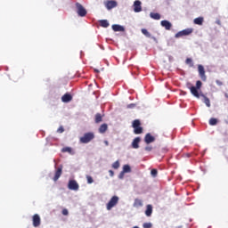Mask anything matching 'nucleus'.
I'll return each mask as SVG.
<instances>
[{
    "instance_id": "f257e3e1",
    "label": "nucleus",
    "mask_w": 228,
    "mask_h": 228,
    "mask_svg": "<svg viewBox=\"0 0 228 228\" xmlns=\"http://www.w3.org/2000/svg\"><path fill=\"white\" fill-rule=\"evenodd\" d=\"M132 127L134 128V134H142V133H143V127H142V122H140V119L134 120Z\"/></svg>"
},
{
    "instance_id": "f03ea898",
    "label": "nucleus",
    "mask_w": 228,
    "mask_h": 228,
    "mask_svg": "<svg viewBox=\"0 0 228 228\" xmlns=\"http://www.w3.org/2000/svg\"><path fill=\"white\" fill-rule=\"evenodd\" d=\"M94 138H95L94 133H86L80 138V142L81 143H90Z\"/></svg>"
},
{
    "instance_id": "7ed1b4c3",
    "label": "nucleus",
    "mask_w": 228,
    "mask_h": 228,
    "mask_svg": "<svg viewBox=\"0 0 228 228\" xmlns=\"http://www.w3.org/2000/svg\"><path fill=\"white\" fill-rule=\"evenodd\" d=\"M77 13L79 17H86V9L83 7V4L76 3Z\"/></svg>"
},
{
    "instance_id": "20e7f679",
    "label": "nucleus",
    "mask_w": 228,
    "mask_h": 228,
    "mask_svg": "<svg viewBox=\"0 0 228 228\" xmlns=\"http://www.w3.org/2000/svg\"><path fill=\"white\" fill-rule=\"evenodd\" d=\"M118 204V196H113L107 204V209L110 211L112 208H115Z\"/></svg>"
},
{
    "instance_id": "39448f33",
    "label": "nucleus",
    "mask_w": 228,
    "mask_h": 228,
    "mask_svg": "<svg viewBox=\"0 0 228 228\" xmlns=\"http://www.w3.org/2000/svg\"><path fill=\"white\" fill-rule=\"evenodd\" d=\"M191 33H193V28H185L183 30L179 31L175 35V37L179 38L181 37H188V35H191Z\"/></svg>"
},
{
    "instance_id": "423d86ee",
    "label": "nucleus",
    "mask_w": 228,
    "mask_h": 228,
    "mask_svg": "<svg viewBox=\"0 0 228 228\" xmlns=\"http://www.w3.org/2000/svg\"><path fill=\"white\" fill-rule=\"evenodd\" d=\"M69 190H73L74 191H77L79 190V183L76 180H69L68 183Z\"/></svg>"
},
{
    "instance_id": "0eeeda50",
    "label": "nucleus",
    "mask_w": 228,
    "mask_h": 228,
    "mask_svg": "<svg viewBox=\"0 0 228 228\" xmlns=\"http://www.w3.org/2000/svg\"><path fill=\"white\" fill-rule=\"evenodd\" d=\"M105 7L107 10H113V8H117L118 4L115 0H107L104 2Z\"/></svg>"
},
{
    "instance_id": "6e6552de",
    "label": "nucleus",
    "mask_w": 228,
    "mask_h": 228,
    "mask_svg": "<svg viewBox=\"0 0 228 228\" xmlns=\"http://www.w3.org/2000/svg\"><path fill=\"white\" fill-rule=\"evenodd\" d=\"M198 72L200 79H202L203 81H206L208 79V77H206V69H204V66L200 64L198 65Z\"/></svg>"
},
{
    "instance_id": "1a4fd4ad",
    "label": "nucleus",
    "mask_w": 228,
    "mask_h": 228,
    "mask_svg": "<svg viewBox=\"0 0 228 228\" xmlns=\"http://www.w3.org/2000/svg\"><path fill=\"white\" fill-rule=\"evenodd\" d=\"M134 12H135V13H140V12H142V2L140 0L134 1Z\"/></svg>"
},
{
    "instance_id": "9d476101",
    "label": "nucleus",
    "mask_w": 228,
    "mask_h": 228,
    "mask_svg": "<svg viewBox=\"0 0 228 228\" xmlns=\"http://www.w3.org/2000/svg\"><path fill=\"white\" fill-rule=\"evenodd\" d=\"M32 222L35 227H40V224H41L40 216H38V214H35L32 217Z\"/></svg>"
},
{
    "instance_id": "9b49d317",
    "label": "nucleus",
    "mask_w": 228,
    "mask_h": 228,
    "mask_svg": "<svg viewBox=\"0 0 228 228\" xmlns=\"http://www.w3.org/2000/svg\"><path fill=\"white\" fill-rule=\"evenodd\" d=\"M62 170L63 167L61 166L57 168V170L55 171V175L53 176V181H58V179H60V177H61V174H62Z\"/></svg>"
},
{
    "instance_id": "f8f14e48",
    "label": "nucleus",
    "mask_w": 228,
    "mask_h": 228,
    "mask_svg": "<svg viewBox=\"0 0 228 228\" xmlns=\"http://www.w3.org/2000/svg\"><path fill=\"white\" fill-rule=\"evenodd\" d=\"M162 28H165V29H167V31H169V29H172V23H170V21L164 20L160 22Z\"/></svg>"
},
{
    "instance_id": "ddd939ff",
    "label": "nucleus",
    "mask_w": 228,
    "mask_h": 228,
    "mask_svg": "<svg viewBox=\"0 0 228 228\" xmlns=\"http://www.w3.org/2000/svg\"><path fill=\"white\" fill-rule=\"evenodd\" d=\"M191 90V94L194 96L197 97V99L200 98V94H199V89L196 88L195 86H191L189 87Z\"/></svg>"
},
{
    "instance_id": "4468645a",
    "label": "nucleus",
    "mask_w": 228,
    "mask_h": 228,
    "mask_svg": "<svg viewBox=\"0 0 228 228\" xmlns=\"http://www.w3.org/2000/svg\"><path fill=\"white\" fill-rule=\"evenodd\" d=\"M142 139L140 137H135L134 141L132 142V147L133 149H139L140 148V142Z\"/></svg>"
},
{
    "instance_id": "2eb2a0df",
    "label": "nucleus",
    "mask_w": 228,
    "mask_h": 228,
    "mask_svg": "<svg viewBox=\"0 0 228 228\" xmlns=\"http://www.w3.org/2000/svg\"><path fill=\"white\" fill-rule=\"evenodd\" d=\"M62 102H70L72 101V94L67 93L61 97Z\"/></svg>"
},
{
    "instance_id": "dca6fc26",
    "label": "nucleus",
    "mask_w": 228,
    "mask_h": 228,
    "mask_svg": "<svg viewBox=\"0 0 228 228\" xmlns=\"http://www.w3.org/2000/svg\"><path fill=\"white\" fill-rule=\"evenodd\" d=\"M155 140L156 138H154L151 134H147L144 137L145 143H152Z\"/></svg>"
},
{
    "instance_id": "f3484780",
    "label": "nucleus",
    "mask_w": 228,
    "mask_h": 228,
    "mask_svg": "<svg viewBox=\"0 0 228 228\" xmlns=\"http://www.w3.org/2000/svg\"><path fill=\"white\" fill-rule=\"evenodd\" d=\"M134 208H142L143 207V201L140 199H135L133 204Z\"/></svg>"
},
{
    "instance_id": "a211bd4d",
    "label": "nucleus",
    "mask_w": 228,
    "mask_h": 228,
    "mask_svg": "<svg viewBox=\"0 0 228 228\" xmlns=\"http://www.w3.org/2000/svg\"><path fill=\"white\" fill-rule=\"evenodd\" d=\"M107 131H108V124L104 123L102 126H100L99 133H101V134H104V133Z\"/></svg>"
},
{
    "instance_id": "6ab92c4d",
    "label": "nucleus",
    "mask_w": 228,
    "mask_h": 228,
    "mask_svg": "<svg viewBox=\"0 0 228 228\" xmlns=\"http://www.w3.org/2000/svg\"><path fill=\"white\" fill-rule=\"evenodd\" d=\"M146 216H152V205H147L145 210Z\"/></svg>"
},
{
    "instance_id": "aec40b11",
    "label": "nucleus",
    "mask_w": 228,
    "mask_h": 228,
    "mask_svg": "<svg viewBox=\"0 0 228 228\" xmlns=\"http://www.w3.org/2000/svg\"><path fill=\"white\" fill-rule=\"evenodd\" d=\"M112 29H113V31H126V28H124L123 26L117 25V24L112 25Z\"/></svg>"
},
{
    "instance_id": "412c9836",
    "label": "nucleus",
    "mask_w": 228,
    "mask_h": 228,
    "mask_svg": "<svg viewBox=\"0 0 228 228\" xmlns=\"http://www.w3.org/2000/svg\"><path fill=\"white\" fill-rule=\"evenodd\" d=\"M150 17L154 19V20H159V19H161V15H159L158 12H151Z\"/></svg>"
},
{
    "instance_id": "4be33fe9",
    "label": "nucleus",
    "mask_w": 228,
    "mask_h": 228,
    "mask_svg": "<svg viewBox=\"0 0 228 228\" xmlns=\"http://www.w3.org/2000/svg\"><path fill=\"white\" fill-rule=\"evenodd\" d=\"M203 97V102L206 104L208 108H211V101H209V98H208L206 95L202 94Z\"/></svg>"
},
{
    "instance_id": "5701e85b",
    "label": "nucleus",
    "mask_w": 228,
    "mask_h": 228,
    "mask_svg": "<svg viewBox=\"0 0 228 228\" xmlns=\"http://www.w3.org/2000/svg\"><path fill=\"white\" fill-rule=\"evenodd\" d=\"M94 122H95V124H100V122H102V115H101V113H97L95 115Z\"/></svg>"
},
{
    "instance_id": "b1692460",
    "label": "nucleus",
    "mask_w": 228,
    "mask_h": 228,
    "mask_svg": "<svg viewBox=\"0 0 228 228\" xmlns=\"http://www.w3.org/2000/svg\"><path fill=\"white\" fill-rule=\"evenodd\" d=\"M203 22H204V18L202 17L194 19V24H197L198 26H202Z\"/></svg>"
},
{
    "instance_id": "393cba45",
    "label": "nucleus",
    "mask_w": 228,
    "mask_h": 228,
    "mask_svg": "<svg viewBox=\"0 0 228 228\" xmlns=\"http://www.w3.org/2000/svg\"><path fill=\"white\" fill-rule=\"evenodd\" d=\"M100 26L102 28H109L110 27V22H108L107 20H100Z\"/></svg>"
},
{
    "instance_id": "a878e982",
    "label": "nucleus",
    "mask_w": 228,
    "mask_h": 228,
    "mask_svg": "<svg viewBox=\"0 0 228 228\" xmlns=\"http://www.w3.org/2000/svg\"><path fill=\"white\" fill-rule=\"evenodd\" d=\"M123 172L124 174H129V172H131V167L129 165H125L123 167Z\"/></svg>"
},
{
    "instance_id": "bb28decb",
    "label": "nucleus",
    "mask_w": 228,
    "mask_h": 228,
    "mask_svg": "<svg viewBox=\"0 0 228 228\" xmlns=\"http://www.w3.org/2000/svg\"><path fill=\"white\" fill-rule=\"evenodd\" d=\"M218 124V119L212 118L209 119V126H216Z\"/></svg>"
},
{
    "instance_id": "cd10ccee",
    "label": "nucleus",
    "mask_w": 228,
    "mask_h": 228,
    "mask_svg": "<svg viewBox=\"0 0 228 228\" xmlns=\"http://www.w3.org/2000/svg\"><path fill=\"white\" fill-rule=\"evenodd\" d=\"M61 152H69V154H72V148L64 147V148H62Z\"/></svg>"
},
{
    "instance_id": "c85d7f7f",
    "label": "nucleus",
    "mask_w": 228,
    "mask_h": 228,
    "mask_svg": "<svg viewBox=\"0 0 228 228\" xmlns=\"http://www.w3.org/2000/svg\"><path fill=\"white\" fill-rule=\"evenodd\" d=\"M120 167V162H118V160L115 161L112 164V168H114L115 170L118 169Z\"/></svg>"
},
{
    "instance_id": "c756f323",
    "label": "nucleus",
    "mask_w": 228,
    "mask_h": 228,
    "mask_svg": "<svg viewBox=\"0 0 228 228\" xmlns=\"http://www.w3.org/2000/svg\"><path fill=\"white\" fill-rule=\"evenodd\" d=\"M142 35H144L148 38H151V33H149V31L146 28H142Z\"/></svg>"
},
{
    "instance_id": "7c9ffc66",
    "label": "nucleus",
    "mask_w": 228,
    "mask_h": 228,
    "mask_svg": "<svg viewBox=\"0 0 228 228\" xmlns=\"http://www.w3.org/2000/svg\"><path fill=\"white\" fill-rule=\"evenodd\" d=\"M185 63L187 65H190V67H193V61L191 59H190V58L186 59Z\"/></svg>"
},
{
    "instance_id": "2f4dec72",
    "label": "nucleus",
    "mask_w": 228,
    "mask_h": 228,
    "mask_svg": "<svg viewBox=\"0 0 228 228\" xmlns=\"http://www.w3.org/2000/svg\"><path fill=\"white\" fill-rule=\"evenodd\" d=\"M198 90H200V88H202V82L200 80H198L196 82V86H195Z\"/></svg>"
},
{
    "instance_id": "473e14b6",
    "label": "nucleus",
    "mask_w": 228,
    "mask_h": 228,
    "mask_svg": "<svg viewBox=\"0 0 228 228\" xmlns=\"http://www.w3.org/2000/svg\"><path fill=\"white\" fill-rule=\"evenodd\" d=\"M143 228H152V223H144L142 224Z\"/></svg>"
},
{
    "instance_id": "72a5a7b5",
    "label": "nucleus",
    "mask_w": 228,
    "mask_h": 228,
    "mask_svg": "<svg viewBox=\"0 0 228 228\" xmlns=\"http://www.w3.org/2000/svg\"><path fill=\"white\" fill-rule=\"evenodd\" d=\"M151 174L152 177H156L158 175V169H151Z\"/></svg>"
},
{
    "instance_id": "f704fd0d",
    "label": "nucleus",
    "mask_w": 228,
    "mask_h": 228,
    "mask_svg": "<svg viewBox=\"0 0 228 228\" xmlns=\"http://www.w3.org/2000/svg\"><path fill=\"white\" fill-rule=\"evenodd\" d=\"M88 184H92L94 183V178L90 175H86Z\"/></svg>"
},
{
    "instance_id": "c9c22d12",
    "label": "nucleus",
    "mask_w": 228,
    "mask_h": 228,
    "mask_svg": "<svg viewBox=\"0 0 228 228\" xmlns=\"http://www.w3.org/2000/svg\"><path fill=\"white\" fill-rule=\"evenodd\" d=\"M62 215H63L64 216H68V215H69V210H68L67 208H63V209H62Z\"/></svg>"
},
{
    "instance_id": "e433bc0d",
    "label": "nucleus",
    "mask_w": 228,
    "mask_h": 228,
    "mask_svg": "<svg viewBox=\"0 0 228 228\" xmlns=\"http://www.w3.org/2000/svg\"><path fill=\"white\" fill-rule=\"evenodd\" d=\"M65 131V129L63 128V126H60L57 130V132L59 133H63Z\"/></svg>"
},
{
    "instance_id": "4c0bfd02",
    "label": "nucleus",
    "mask_w": 228,
    "mask_h": 228,
    "mask_svg": "<svg viewBox=\"0 0 228 228\" xmlns=\"http://www.w3.org/2000/svg\"><path fill=\"white\" fill-rule=\"evenodd\" d=\"M145 151H147L148 152H151V151H152V146H146Z\"/></svg>"
},
{
    "instance_id": "58836bf2",
    "label": "nucleus",
    "mask_w": 228,
    "mask_h": 228,
    "mask_svg": "<svg viewBox=\"0 0 228 228\" xmlns=\"http://www.w3.org/2000/svg\"><path fill=\"white\" fill-rule=\"evenodd\" d=\"M216 83L218 85V86H222L224 85V83H222L220 80H216Z\"/></svg>"
},
{
    "instance_id": "ea45409f",
    "label": "nucleus",
    "mask_w": 228,
    "mask_h": 228,
    "mask_svg": "<svg viewBox=\"0 0 228 228\" xmlns=\"http://www.w3.org/2000/svg\"><path fill=\"white\" fill-rule=\"evenodd\" d=\"M109 174L110 177H113V175H115V172H113V170H109Z\"/></svg>"
},
{
    "instance_id": "a19ab883",
    "label": "nucleus",
    "mask_w": 228,
    "mask_h": 228,
    "mask_svg": "<svg viewBox=\"0 0 228 228\" xmlns=\"http://www.w3.org/2000/svg\"><path fill=\"white\" fill-rule=\"evenodd\" d=\"M136 105L134 103L127 105V108H134Z\"/></svg>"
},
{
    "instance_id": "79ce46f5",
    "label": "nucleus",
    "mask_w": 228,
    "mask_h": 228,
    "mask_svg": "<svg viewBox=\"0 0 228 228\" xmlns=\"http://www.w3.org/2000/svg\"><path fill=\"white\" fill-rule=\"evenodd\" d=\"M105 145L108 147L110 145V142L108 141H104Z\"/></svg>"
},
{
    "instance_id": "37998d69",
    "label": "nucleus",
    "mask_w": 228,
    "mask_h": 228,
    "mask_svg": "<svg viewBox=\"0 0 228 228\" xmlns=\"http://www.w3.org/2000/svg\"><path fill=\"white\" fill-rule=\"evenodd\" d=\"M225 98L228 99V94H225Z\"/></svg>"
},
{
    "instance_id": "c03bdc74",
    "label": "nucleus",
    "mask_w": 228,
    "mask_h": 228,
    "mask_svg": "<svg viewBox=\"0 0 228 228\" xmlns=\"http://www.w3.org/2000/svg\"><path fill=\"white\" fill-rule=\"evenodd\" d=\"M95 72H99V70L95 69Z\"/></svg>"
},
{
    "instance_id": "a18cd8bd",
    "label": "nucleus",
    "mask_w": 228,
    "mask_h": 228,
    "mask_svg": "<svg viewBox=\"0 0 228 228\" xmlns=\"http://www.w3.org/2000/svg\"><path fill=\"white\" fill-rule=\"evenodd\" d=\"M134 228H139L138 226H134Z\"/></svg>"
}]
</instances>
